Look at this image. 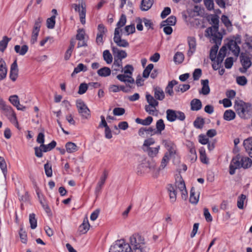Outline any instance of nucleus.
Segmentation results:
<instances>
[{
	"label": "nucleus",
	"mask_w": 252,
	"mask_h": 252,
	"mask_svg": "<svg viewBox=\"0 0 252 252\" xmlns=\"http://www.w3.org/2000/svg\"><path fill=\"white\" fill-rule=\"evenodd\" d=\"M177 186L174 187L172 184H169L167 187V190L169 192L170 199L172 202H174L176 200Z\"/></svg>",
	"instance_id": "obj_15"
},
{
	"label": "nucleus",
	"mask_w": 252,
	"mask_h": 252,
	"mask_svg": "<svg viewBox=\"0 0 252 252\" xmlns=\"http://www.w3.org/2000/svg\"><path fill=\"white\" fill-rule=\"evenodd\" d=\"M162 143L167 150V153L170 157L176 154V146L173 142L170 140H163Z\"/></svg>",
	"instance_id": "obj_8"
},
{
	"label": "nucleus",
	"mask_w": 252,
	"mask_h": 252,
	"mask_svg": "<svg viewBox=\"0 0 252 252\" xmlns=\"http://www.w3.org/2000/svg\"><path fill=\"white\" fill-rule=\"evenodd\" d=\"M109 252H132V250L129 245L126 243L124 240H119L111 246Z\"/></svg>",
	"instance_id": "obj_4"
},
{
	"label": "nucleus",
	"mask_w": 252,
	"mask_h": 252,
	"mask_svg": "<svg viewBox=\"0 0 252 252\" xmlns=\"http://www.w3.org/2000/svg\"><path fill=\"white\" fill-rule=\"evenodd\" d=\"M145 110L146 112H147L149 114L152 115H157V113L155 114V112H158V110L156 109V107H153V106L145 105Z\"/></svg>",
	"instance_id": "obj_54"
},
{
	"label": "nucleus",
	"mask_w": 252,
	"mask_h": 252,
	"mask_svg": "<svg viewBox=\"0 0 252 252\" xmlns=\"http://www.w3.org/2000/svg\"><path fill=\"white\" fill-rule=\"evenodd\" d=\"M11 40L10 38H8L6 36H4L2 39L0 41V51L4 52L7 47L8 42Z\"/></svg>",
	"instance_id": "obj_34"
},
{
	"label": "nucleus",
	"mask_w": 252,
	"mask_h": 252,
	"mask_svg": "<svg viewBox=\"0 0 252 252\" xmlns=\"http://www.w3.org/2000/svg\"><path fill=\"white\" fill-rule=\"evenodd\" d=\"M165 128V124L162 119L158 120L156 123V131L157 133H161V131Z\"/></svg>",
	"instance_id": "obj_42"
},
{
	"label": "nucleus",
	"mask_w": 252,
	"mask_h": 252,
	"mask_svg": "<svg viewBox=\"0 0 252 252\" xmlns=\"http://www.w3.org/2000/svg\"><path fill=\"white\" fill-rule=\"evenodd\" d=\"M169 159H170V156H169L168 153H166L164 154V155L161 160V164L159 167V170L163 169L166 167L167 163L169 162Z\"/></svg>",
	"instance_id": "obj_37"
},
{
	"label": "nucleus",
	"mask_w": 252,
	"mask_h": 252,
	"mask_svg": "<svg viewBox=\"0 0 252 252\" xmlns=\"http://www.w3.org/2000/svg\"><path fill=\"white\" fill-rule=\"evenodd\" d=\"M19 69L17 63V60H15L11 64L10 66V71L9 77L12 81H15L18 76Z\"/></svg>",
	"instance_id": "obj_12"
},
{
	"label": "nucleus",
	"mask_w": 252,
	"mask_h": 252,
	"mask_svg": "<svg viewBox=\"0 0 252 252\" xmlns=\"http://www.w3.org/2000/svg\"><path fill=\"white\" fill-rule=\"evenodd\" d=\"M111 48L114 59L122 61V59L127 57V53L125 51L119 50L117 47L114 46H112Z\"/></svg>",
	"instance_id": "obj_11"
},
{
	"label": "nucleus",
	"mask_w": 252,
	"mask_h": 252,
	"mask_svg": "<svg viewBox=\"0 0 252 252\" xmlns=\"http://www.w3.org/2000/svg\"><path fill=\"white\" fill-rule=\"evenodd\" d=\"M126 22V16L125 14H122L119 19V22L117 24V27L122 28L124 26Z\"/></svg>",
	"instance_id": "obj_59"
},
{
	"label": "nucleus",
	"mask_w": 252,
	"mask_h": 252,
	"mask_svg": "<svg viewBox=\"0 0 252 252\" xmlns=\"http://www.w3.org/2000/svg\"><path fill=\"white\" fill-rule=\"evenodd\" d=\"M28 50L29 47L27 45H24L21 47L19 45H16L14 46V50L16 53L21 56L25 55Z\"/></svg>",
	"instance_id": "obj_22"
},
{
	"label": "nucleus",
	"mask_w": 252,
	"mask_h": 252,
	"mask_svg": "<svg viewBox=\"0 0 252 252\" xmlns=\"http://www.w3.org/2000/svg\"><path fill=\"white\" fill-rule=\"evenodd\" d=\"M233 64V58L228 57L226 59L224 62L225 67L227 69L231 68Z\"/></svg>",
	"instance_id": "obj_62"
},
{
	"label": "nucleus",
	"mask_w": 252,
	"mask_h": 252,
	"mask_svg": "<svg viewBox=\"0 0 252 252\" xmlns=\"http://www.w3.org/2000/svg\"><path fill=\"white\" fill-rule=\"evenodd\" d=\"M187 40L189 46V49L188 51L187 55L190 57L196 51V41L195 38L193 36H189Z\"/></svg>",
	"instance_id": "obj_9"
},
{
	"label": "nucleus",
	"mask_w": 252,
	"mask_h": 252,
	"mask_svg": "<svg viewBox=\"0 0 252 252\" xmlns=\"http://www.w3.org/2000/svg\"><path fill=\"white\" fill-rule=\"evenodd\" d=\"M76 107L78 113L83 118L87 119L90 116V111L84 102L81 99L76 100Z\"/></svg>",
	"instance_id": "obj_7"
},
{
	"label": "nucleus",
	"mask_w": 252,
	"mask_h": 252,
	"mask_svg": "<svg viewBox=\"0 0 252 252\" xmlns=\"http://www.w3.org/2000/svg\"><path fill=\"white\" fill-rule=\"evenodd\" d=\"M227 46L228 49L232 52L235 56L239 55L240 49L235 40H229L227 43Z\"/></svg>",
	"instance_id": "obj_14"
},
{
	"label": "nucleus",
	"mask_w": 252,
	"mask_h": 252,
	"mask_svg": "<svg viewBox=\"0 0 252 252\" xmlns=\"http://www.w3.org/2000/svg\"><path fill=\"white\" fill-rule=\"evenodd\" d=\"M201 83L202 85V88L201 90L199 91V93L203 95L208 94L210 92V89L209 86V80L208 79L201 80Z\"/></svg>",
	"instance_id": "obj_18"
},
{
	"label": "nucleus",
	"mask_w": 252,
	"mask_h": 252,
	"mask_svg": "<svg viewBox=\"0 0 252 252\" xmlns=\"http://www.w3.org/2000/svg\"><path fill=\"white\" fill-rule=\"evenodd\" d=\"M221 20L222 22L224 24L226 28H228L230 27H232V23L227 16L225 15H222Z\"/></svg>",
	"instance_id": "obj_55"
},
{
	"label": "nucleus",
	"mask_w": 252,
	"mask_h": 252,
	"mask_svg": "<svg viewBox=\"0 0 252 252\" xmlns=\"http://www.w3.org/2000/svg\"><path fill=\"white\" fill-rule=\"evenodd\" d=\"M29 221L31 225V228L32 229H35L37 226V220L35 218V215L34 213L30 214Z\"/></svg>",
	"instance_id": "obj_43"
},
{
	"label": "nucleus",
	"mask_w": 252,
	"mask_h": 252,
	"mask_svg": "<svg viewBox=\"0 0 252 252\" xmlns=\"http://www.w3.org/2000/svg\"><path fill=\"white\" fill-rule=\"evenodd\" d=\"M81 8H82L81 10L79 12L80 22L82 24H85V22H86L85 17H86V10L85 7H83V6L82 5L81 6Z\"/></svg>",
	"instance_id": "obj_48"
},
{
	"label": "nucleus",
	"mask_w": 252,
	"mask_h": 252,
	"mask_svg": "<svg viewBox=\"0 0 252 252\" xmlns=\"http://www.w3.org/2000/svg\"><path fill=\"white\" fill-rule=\"evenodd\" d=\"M234 108L237 115L243 119H248L252 116V105L251 103L243 100H236Z\"/></svg>",
	"instance_id": "obj_1"
},
{
	"label": "nucleus",
	"mask_w": 252,
	"mask_h": 252,
	"mask_svg": "<svg viewBox=\"0 0 252 252\" xmlns=\"http://www.w3.org/2000/svg\"><path fill=\"white\" fill-rule=\"evenodd\" d=\"M155 143V141L153 138H149L144 141L143 145V148L146 149L147 148H150V146L153 145Z\"/></svg>",
	"instance_id": "obj_56"
},
{
	"label": "nucleus",
	"mask_w": 252,
	"mask_h": 252,
	"mask_svg": "<svg viewBox=\"0 0 252 252\" xmlns=\"http://www.w3.org/2000/svg\"><path fill=\"white\" fill-rule=\"evenodd\" d=\"M57 143L53 140L47 145H40L39 147H34L35 155L38 158H41L43 156L42 152H47L51 151L56 146Z\"/></svg>",
	"instance_id": "obj_5"
},
{
	"label": "nucleus",
	"mask_w": 252,
	"mask_h": 252,
	"mask_svg": "<svg viewBox=\"0 0 252 252\" xmlns=\"http://www.w3.org/2000/svg\"><path fill=\"white\" fill-rule=\"evenodd\" d=\"M45 172L46 175L48 177H50L52 176V165L49 162H47L44 165Z\"/></svg>",
	"instance_id": "obj_47"
},
{
	"label": "nucleus",
	"mask_w": 252,
	"mask_h": 252,
	"mask_svg": "<svg viewBox=\"0 0 252 252\" xmlns=\"http://www.w3.org/2000/svg\"><path fill=\"white\" fill-rule=\"evenodd\" d=\"M159 149V146L157 147L153 148H147L146 149L143 148V150L144 152L147 153L148 156L151 158L155 157L158 153Z\"/></svg>",
	"instance_id": "obj_21"
},
{
	"label": "nucleus",
	"mask_w": 252,
	"mask_h": 252,
	"mask_svg": "<svg viewBox=\"0 0 252 252\" xmlns=\"http://www.w3.org/2000/svg\"><path fill=\"white\" fill-rule=\"evenodd\" d=\"M7 74V68L6 64L4 61H0V80L4 79Z\"/></svg>",
	"instance_id": "obj_25"
},
{
	"label": "nucleus",
	"mask_w": 252,
	"mask_h": 252,
	"mask_svg": "<svg viewBox=\"0 0 252 252\" xmlns=\"http://www.w3.org/2000/svg\"><path fill=\"white\" fill-rule=\"evenodd\" d=\"M125 31L126 32V35H129L134 33L135 31L134 25L126 26L125 28Z\"/></svg>",
	"instance_id": "obj_63"
},
{
	"label": "nucleus",
	"mask_w": 252,
	"mask_h": 252,
	"mask_svg": "<svg viewBox=\"0 0 252 252\" xmlns=\"http://www.w3.org/2000/svg\"><path fill=\"white\" fill-rule=\"evenodd\" d=\"M146 98L149 103L148 105L153 106L154 108L158 105V100L156 99L153 95L150 94H146Z\"/></svg>",
	"instance_id": "obj_24"
},
{
	"label": "nucleus",
	"mask_w": 252,
	"mask_h": 252,
	"mask_svg": "<svg viewBox=\"0 0 252 252\" xmlns=\"http://www.w3.org/2000/svg\"><path fill=\"white\" fill-rule=\"evenodd\" d=\"M246 159H247L246 158H242V156L239 154L233 157L229 167V174L231 175H234L237 169H240L241 168L247 169L248 164L244 165V161H246ZM247 160H249L248 158H247Z\"/></svg>",
	"instance_id": "obj_3"
},
{
	"label": "nucleus",
	"mask_w": 252,
	"mask_h": 252,
	"mask_svg": "<svg viewBox=\"0 0 252 252\" xmlns=\"http://www.w3.org/2000/svg\"><path fill=\"white\" fill-rule=\"evenodd\" d=\"M89 86L86 83H81L79 87L78 93L80 94H84L86 92Z\"/></svg>",
	"instance_id": "obj_58"
},
{
	"label": "nucleus",
	"mask_w": 252,
	"mask_h": 252,
	"mask_svg": "<svg viewBox=\"0 0 252 252\" xmlns=\"http://www.w3.org/2000/svg\"><path fill=\"white\" fill-rule=\"evenodd\" d=\"M163 23H166L168 26H174L176 23V18L174 16H170Z\"/></svg>",
	"instance_id": "obj_57"
},
{
	"label": "nucleus",
	"mask_w": 252,
	"mask_h": 252,
	"mask_svg": "<svg viewBox=\"0 0 252 252\" xmlns=\"http://www.w3.org/2000/svg\"><path fill=\"white\" fill-rule=\"evenodd\" d=\"M65 148L66 151L69 153H74L77 150L76 144L71 142L66 143Z\"/></svg>",
	"instance_id": "obj_38"
},
{
	"label": "nucleus",
	"mask_w": 252,
	"mask_h": 252,
	"mask_svg": "<svg viewBox=\"0 0 252 252\" xmlns=\"http://www.w3.org/2000/svg\"><path fill=\"white\" fill-rule=\"evenodd\" d=\"M108 172L106 170H104L95 189V194H96V196H97L99 193L101 192V190L105 184Z\"/></svg>",
	"instance_id": "obj_10"
},
{
	"label": "nucleus",
	"mask_w": 252,
	"mask_h": 252,
	"mask_svg": "<svg viewBox=\"0 0 252 252\" xmlns=\"http://www.w3.org/2000/svg\"><path fill=\"white\" fill-rule=\"evenodd\" d=\"M56 16L55 15L52 16L50 18H48L47 19L46 24H47V27L48 29H53L55 27V21Z\"/></svg>",
	"instance_id": "obj_45"
},
{
	"label": "nucleus",
	"mask_w": 252,
	"mask_h": 252,
	"mask_svg": "<svg viewBox=\"0 0 252 252\" xmlns=\"http://www.w3.org/2000/svg\"><path fill=\"white\" fill-rule=\"evenodd\" d=\"M240 60L243 67L240 68L239 70L240 72L245 73L252 65L251 58L246 53H241Z\"/></svg>",
	"instance_id": "obj_6"
},
{
	"label": "nucleus",
	"mask_w": 252,
	"mask_h": 252,
	"mask_svg": "<svg viewBox=\"0 0 252 252\" xmlns=\"http://www.w3.org/2000/svg\"><path fill=\"white\" fill-rule=\"evenodd\" d=\"M125 113V109L121 107H116L113 109V114L115 116H122Z\"/></svg>",
	"instance_id": "obj_64"
},
{
	"label": "nucleus",
	"mask_w": 252,
	"mask_h": 252,
	"mask_svg": "<svg viewBox=\"0 0 252 252\" xmlns=\"http://www.w3.org/2000/svg\"><path fill=\"white\" fill-rule=\"evenodd\" d=\"M114 42L117 46L121 47H128L129 46V43L125 39L121 38V37L119 38H113Z\"/></svg>",
	"instance_id": "obj_31"
},
{
	"label": "nucleus",
	"mask_w": 252,
	"mask_h": 252,
	"mask_svg": "<svg viewBox=\"0 0 252 252\" xmlns=\"http://www.w3.org/2000/svg\"><path fill=\"white\" fill-rule=\"evenodd\" d=\"M9 100L13 105L17 108L18 110L22 111H25L26 110V107L20 104V101L18 95H11L9 97Z\"/></svg>",
	"instance_id": "obj_13"
},
{
	"label": "nucleus",
	"mask_w": 252,
	"mask_h": 252,
	"mask_svg": "<svg viewBox=\"0 0 252 252\" xmlns=\"http://www.w3.org/2000/svg\"><path fill=\"white\" fill-rule=\"evenodd\" d=\"M219 49V45L215 44L212 47L210 53V59L212 61H215L216 59V55Z\"/></svg>",
	"instance_id": "obj_35"
},
{
	"label": "nucleus",
	"mask_w": 252,
	"mask_h": 252,
	"mask_svg": "<svg viewBox=\"0 0 252 252\" xmlns=\"http://www.w3.org/2000/svg\"><path fill=\"white\" fill-rule=\"evenodd\" d=\"M199 199V195H195V189L192 187L190 191L189 202L191 204H196L198 203Z\"/></svg>",
	"instance_id": "obj_32"
},
{
	"label": "nucleus",
	"mask_w": 252,
	"mask_h": 252,
	"mask_svg": "<svg viewBox=\"0 0 252 252\" xmlns=\"http://www.w3.org/2000/svg\"><path fill=\"white\" fill-rule=\"evenodd\" d=\"M40 203L46 213L49 216L51 215L52 214L51 209L48 204L46 203V201L45 200H42L40 199Z\"/></svg>",
	"instance_id": "obj_53"
},
{
	"label": "nucleus",
	"mask_w": 252,
	"mask_h": 252,
	"mask_svg": "<svg viewBox=\"0 0 252 252\" xmlns=\"http://www.w3.org/2000/svg\"><path fill=\"white\" fill-rule=\"evenodd\" d=\"M154 68V65L152 63H150L144 70L143 72V77L147 78L150 74L151 71Z\"/></svg>",
	"instance_id": "obj_46"
},
{
	"label": "nucleus",
	"mask_w": 252,
	"mask_h": 252,
	"mask_svg": "<svg viewBox=\"0 0 252 252\" xmlns=\"http://www.w3.org/2000/svg\"><path fill=\"white\" fill-rule=\"evenodd\" d=\"M90 225L89 223L87 218H86L83 223L79 226L78 228V232L79 234H85L89 230Z\"/></svg>",
	"instance_id": "obj_17"
},
{
	"label": "nucleus",
	"mask_w": 252,
	"mask_h": 252,
	"mask_svg": "<svg viewBox=\"0 0 252 252\" xmlns=\"http://www.w3.org/2000/svg\"><path fill=\"white\" fill-rule=\"evenodd\" d=\"M87 70V67L86 66L84 65L83 63H79L77 67H76L73 72L71 74V76H73L75 74L78 73L80 71H86Z\"/></svg>",
	"instance_id": "obj_39"
},
{
	"label": "nucleus",
	"mask_w": 252,
	"mask_h": 252,
	"mask_svg": "<svg viewBox=\"0 0 252 252\" xmlns=\"http://www.w3.org/2000/svg\"><path fill=\"white\" fill-rule=\"evenodd\" d=\"M120 68H122V61L121 60H117L114 59V63L112 66V71H117L120 70ZM122 72L123 71V69H122Z\"/></svg>",
	"instance_id": "obj_36"
},
{
	"label": "nucleus",
	"mask_w": 252,
	"mask_h": 252,
	"mask_svg": "<svg viewBox=\"0 0 252 252\" xmlns=\"http://www.w3.org/2000/svg\"><path fill=\"white\" fill-rule=\"evenodd\" d=\"M236 114L232 110L229 109L226 110L223 114V118L224 120L230 121L234 120L235 118Z\"/></svg>",
	"instance_id": "obj_26"
},
{
	"label": "nucleus",
	"mask_w": 252,
	"mask_h": 252,
	"mask_svg": "<svg viewBox=\"0 0 252 252\" xmlns=\"http://www.w3.org/2000/svg\"><path fill=\"white\" fill-rule=\"evenodd\" d=\"M166 118L169 122H172L177 119L176 111L168 109L166 111Z\"/></svg>",
	"instance_id": "obj_30"
},
{
	"label": "nucleus",
	"mask_w": 252,
	"mask_h": 252,
	"mask_svg": "<svg viewBox=\"0 0 252 252\" xmlns=\"http://www.w3.org/2000/svg\"><path fill=\"white\" fill-rule=\"evenodd\" d=\"M178 84V82L175 80H173L168 82L167 86L166 87L165 92L166 94L170 96H173L174 92L173 90V87Z\"/></svg>",
	"instance_id": "obj_20"
},
{
	"label": "nucleus",
	"mask_w": 252,
	"mask_h": 252,
	"mask_svg": "<svg viewBox=\"0 0 252 252\" xmlns=\"http://www.w3.org/2000/svg\"><path fill=\"white\" fill-rule=\"evenodd\" d=\"M190 85L189 84H180L175 88V90L177 92H181L184 93L189 90Z\"/></svg>",
	"instance_id": "obj_44"
},
{
	"label": "nucleus",
	"mask_w": 252,
	"mask_h": 252,
	"mask_svg": "<svg viewBox=\"0 0 252 252\" xmlns=\"http://www.w3.org/2000/svg\"><path fill=\"white\" fill-rule=\"evenodd\" d=\"M246 198V196L243 194H242L238 198L237 200V206L240 209H242L244 208V202Z\"/></svg>",
	"instance_id": "obj_51"
},
{
	"label": "nucleus",
	"mask_w": 252,
	"mask_h": 252,
	"mask_svg": "<svg viewBox=\"0 0 252 252\" xmlns=\"http://www.w3.org/2000/svg\"><path fill=\"white\" fill-rule=\"evenodd\" d=\"M154 97L158 100H163L165 98V94L162 89L159 87H156L154 88Z\"/></svg>",
	"instance_id": "obj_16"
},
{
	"label": "nucleus",
	"mask_w": 252,
	"mask_h": 252,
	"mask_svg": "<svg viewBox=\"0 0 252 252\" xmlns=\"http://www.w3.org/2000/svg\"><path fill=\"white\" fill-rule=\"evenodd\" d=\"M200 158L202 162L204 163H207L208 161L206 155L205 150L203 147L199 149Z\"/></svg>",
	"instance_id": "obj_50"
},
{
	"label": "nucleus",
	"mask_w": 252,
	"mask_h": 252,
	"mask_svg": "<svg viewBox=\"0 0 252 252\" xmlns=\"http://www.w3.org/2000/svg\"><path fill=\"white\" fill-rule=\"evenodd\" d=\"M153 4V0H142L141 3V9L142 11L148 10Z\"/></svg>",
	"instance_id": "obj_27"
},
{
	"label": "nucleus",
	"mask_w": 252,
	"mask_h": 252,
	"mask_svg": "<svg viewBox=\"0 0 252 252\" xmlns=\"http://www.w3.org/2000/svg\"><path fill=\"white\" fill-rule=\"evenodd\" d=\"M202 105L200 99L194 98L190 102L191 110L192 111H198L202 108Z\"/></svg>",
	"instance_id": "obj_19"
},
{
	"label": "nucleus",
	"mask_w": 252,
	"mask_h": 252,
	"mask_svg": "<svg viewBox=\"0 0 252 252\" xmlns=\"http://www.w3.org/2000/svg\"><path fill=\"white\" fill-rule=\"evenodd\" d=\"M98 32L97 34L104 35L107 32V30L102 24H100L97 26Z\"/></svg>",
	"instance_id": "obj_61"
},
{
	"label": "nucleus",
	"mask_w": 252,
	"mask_h": 252,
	"mask_svg": "<svg viewBox=\"0 0 252 252\" xmlns=\"http://www.w3.org/2000/svg\"><path fill=\"white\" fill-rule=\"evenodd\" d=\"M130 243L134 252H148L149 248L147 247L144 238L138 233L133 234L130 237Z\"/></svg>",
	"instance_id": "obj_2"
},
{
	"label": "nucleus",
	"mask_w": 252,
	"mask_h": 252,
	"mask_svg": "<svg viewBox=\"0 0 252 252\" xmlns=\"http://www.w3.org/2000/svg\"><path fill=\"white\" fill-rule=\"evenodd\" d=\"M3 113L11 121H16V114L10 106L6 108Z\"/></svg>",
	"instance_id": "obj_23"
},
{
	"label": "nucleus",
	"mask_w": 252,
	"mask_h": 252,
	"mask_svg": "<svg viewBox=\"0 0 252 252\" xmlns=\"http://www.w3.org/2000/svg\"><path fill=\"white\" fill-rule=\"evenodd\" d=\"M204 124V119L200 117H197L193 122V126L196 128L201 129Z\"/></svg>",
	"instance_id": "obj_33"
},
{
	"label": "nucleus",
	"mask_w": 252,
	"mask_h": 252,
	"mask_svg": "<svg viewBox=\"0 0 252 252\" xmlns=\"http://www.w3.org/2000/svg\"><path fill=\"white\" fill-rule=\"evenodd\" d=\"M103 57L104 60L107 63L110 64L112 62L113 57L109 50H106L103 53Z\"/></svg>",
	"instance_id": "obj_40"
},
{
	"label": "nucleus",
	"mask_w": 252,
	"mask_h": 252,
	"mask_svg": "<svg viewBox=\"0 0 252 252\" xmlns=\"http://www.w3.org/2000/svg\"><path fill=\"white\" fill-rule=\"evenodd\" d=\"M236 82L239 85L245 86L247 83V79L244 76H238L236 78Z\"/></svg>",
	"instance_id": "obj_60"
},
{
	"label": "nucleus",
	"mask_w": 252,
	"mask_h": 252,
	"mask_svg": "<svg viewBox=\"0 0 252 252\" xmlns=\"http://www.w3.org/2000/svg\"><path fill=\"white\" fill-rule=\"evenodd\" d=\"M244 146L247 151L252 149V137H249L244 141Z\"/></svg>",
	"instance_id": "obj_49"
},
{
	"label": "nucleus",
	"mask_w": 252,
	"mask_h": 252,
	"mask_svg": "<svg viewBox=\"0 0 252 252\" xmlns=\"http://www.w3.org/2000/svg\"><path fill=\"white\" fill-rule=\"evenodd\" d=\"M97 74L100 77H107L111 74V69L108 67H103L98 69L97 71Z\"/></svg>",
	"instance_id": "obj_28"
},
{
	"label": "nucleus",
	"mask_w": 252,
	"mask_h": 252,
	"mask_svg": "<svg viewBox=\"0 0 252 252\" xmlns=\"http://www.w3.org/2000/svg\"><path fill=\"white\" fill-rule=\"evenodd\" d=\"M173 60L176 63H181L184 60V55L182 52H177L175 54Z\"/></svg>",
	"instance_id": "obj_41"
},
{
	"label": "nucleus",
	"mask_w": 252,
	"mask_h": 252,
	"mask_svg": "<svg viewBox=\"0 0 252 252\" xmlns=\"http://www.w3.org/2000/svg\"><path fill=\"white\" fill-rule=\"evenodd\" d=\"M218 31L219 25H215L213 26L212 27L207 28L206 30V32H207L208 34H210L211 35H214V34L219 33Z\"/></svg>",
	"instance_id": "obj_52"
},
{
	"label": "nucleus",
	"mask_w": 252,
	"mask_h": 252,
	"mask_svg": "<svg viewBox=\"0 0 252 252\" xmlns=\"http://www.w3.org/2000/svg\"><path fill=\"white\" fill-rule=\"evenodd\" d=\"M153 119L151 116L147 117L145 119L142 120L139 118L135 119V122L143 126H149L153 122Z\"/></svg>",
	"instance_id": "obj_29"
}]
</instances>
